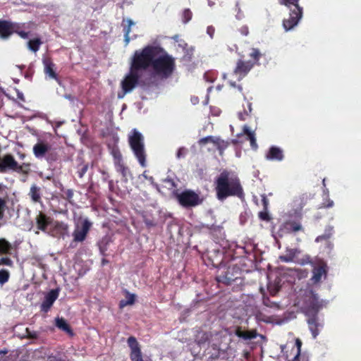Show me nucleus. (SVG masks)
<instances>
[{"label": "nucleus", "mask_w": 361, "mask_h": 361, "mask_svg": "<svg viewBox=\"0 0 361 361\" xmlns=\"http://www.w3.org/2000/svg\"><path fill=\"white\" fill-rule=\"evenodd\" d=\"M179 203L183 207H194L199 204L201 200L197 194L191 190H185L176 194Z\"/></svg>", "instance_id": "obj_7"}, {"label": "nucleus", "mask_w": 361, "mask_h": 361, "mask_svg": "<svg viewBox=\"0 0 361 361\" xmlns=\"http://www.w3.org/2000/svg\"><path fill=\"white\" fill-rule=\"evenodd\" d=\"M25 154H20V157L21 159H23L25 158Z\"/></svg>", "instance_id": "obj_56"}, {"label": "nucleus", "mask_w": 361, "mask_h": 361, "mask_svg": "<svg viewBox=\"0 0 361 361\" xmlns=\"http://www.w3.org/2000/svg\"><path fill=\"white\" fill-rule=\"evenodd\" d=\"M128 344L130 348V356L131 361H144L139 343L136 338L133 336L129 337L128 339Z\"/></svg>", "instance_id": "obj_10"}, {"label": "nucleus", "mask_w": 361, "mask_h": 361, "mask_svg": "<svg viewBox=\"0 0 361 361\" xmlns=\"http://www.w3.org/2000/svg\"><path fill=\"white\" fill-rule=\"evenodd\" d=\"M121 173L123 175V177H127L129 171H128V169L126 167L123 171H121Z\"/></svg>", "instance_id": "obj_50"}, {"label": "nucleus", "mask_w": 361, "mask_h": 361, "mask_svg": "<svg viewBox=\"0 0 361 361\" xmlns=\"http://www.w3.org/2000/svg\"><path fill=\"white\" fill-rule=\"evenodd\" d=\"M128 141L134 155L139 161L142 167H145L146 152L144 145V137L136 129H133L128 135Z\"/></svg>", "instance_id": "obj_4"}, {"label": "nucleus", "mask_w": 361, "mask_h": 361, "mask_svg": "<svg viewBox=\"0 0 361 361\" xmlns=\"http://www.w3.org/2000/svg\"><path fill=\"white\" fill-rule=\"evenodd\" d=\"M50 149L51 147L49 144L44 142H38L33 147V153L37 158L42 159Z\"/></svg>", "instance_id": "obj_14"}, {"label": "nucleus", "mask_w": 361, "mask_h": 361, "mask_svg": "<svg viewBox=\"0 0 361 361\" xmlns=\"http://www.w3.org/2000/svg\"><path fill=\"white\" fill-rule=\"evenodd\" d=\"M6 353H7V351H6V350L5 351H3V350L0 351V354H5Z\"/></svg>", "instance_id": "obj_58"}, {"label": "nucleus", "mask_w": 361, "mask_h": 361, "mask_svg": "<svg viewBox=\"0 0 361 361\" xmlns=\"http://www.w3.org/2000/svg\"><path fill=\"white\" fill-rule=\"evenodd\" d=\"M252 108H251V104H248V111L244 110L243 112H239L238 113V118L241 121H245L247 118L249 116V114L251 112Z\"/></svg>", "instance_id": "obj_34"}, {"label": "nucleus", "mask_w": 361, "mask_h": 361, "mask_svg": "<svg viewBox=\"0 0 361 361\" xmlns=\"http://www.w3.org/2000/svg\"><path fill=\"white\" fill-rule=\"evenodd\" d=\"M300 264H305L310 262V257L308 256H306L305 258L302 259L301 261L297 262Z\"/></svg>", "instance_id": "obj_46"}, {"label": "nucleus", "mask_w": 361, "mask_h": 361, "mask_svg": "<svg viewBox=\"0 0 361 361\" xmlns=\"http://www.w3.org/2000/svg\"><path fill=\"white\" fill-rule=\"evenodd\" d=\"M11 248V245L9 242L2 238L0 239V253L6 254Z\"/></svg>", "instance_id": "obj_31"}, {"label": "nucleus", "mask_w": 361, "mask_h": 361, "mask_svg": "<svg viewBox=\"0 0 361 361\" xmlns=\"http://www.w3.org/2000/svg\"><path fill=\"white\" fill-rule=\"evenodd\" d=\"M283 226L284 229H286L288 232L290 231H298L302 229L301 225L296 222H286Z\"/></svg>", "instance_id": "obj_28"}, {"label": "nucleus", "mask_w": 361, "mask_h": 361, "mask_svg": "<svg viewBox=\"0 0 361 361\" xmlns=\"http://www.w3.org/2000/svg\"><path fill=\"white\" fill-rule=\"evenodd\" d=\"M43 63L44 66L45 74L47 75L50 78L56 79V74L54 71V64L49 59H44L43 60Z\"/></svg>", "instance_id": "obj_19"}, {"label": "nucleus", "mask_w": 361, "mask_h": 361, "mask_svg": "<svg viewBox=\"0 0 361 361\" xmlns=\"http://www.w3.org/2000/svg\"><path fill=\"white\" fill-rule=\"evenodd\" d=\"M91 226L92 223L87 219L79 221L76 224L75 231L73 233L74 240L77 242L83 241L85 239Z\"/></svg>", "instance_id": "obj_9"}, {"label": "nucleus", "mask_w": 361, "mask_h": 361, "mask_svg": "<svg viewBox=\"0 0 361 361\" xmlns=\"http://www.w3.org/2000/svg\"><path fill=\"white\" fill-rule=\"evenodd\" d=\"M307 323L309 324V328H310V330L312 332V334L313 337L316 338L317 336L319 334V331L317 330V327L319 326H320L317 322L316 317L314 315L312 317L309 318L307 319Z\"/></svg>", "instance_id": "obj_24"}, {"label": "nucleus", "mask_w": 361, "mask_h": 361, "mask_svg": "<svg viewBox=\"0 0 361 361\" xmlns=\"http://www.w3.org/2000/svg\"><path fill=\"white\" fill-rule=\"evenodd\" d=\"M27 336L30 338H37V334L35 332H31L28 329H26Z\"/></svg>", "instance_id": "obj_45"}, {"label": "nucleus", "mask_w": 361, "mask_h": 361, "mask_svg": "<svg viewBox=\"0 0 361 361\" xmlns=\"http://www.w3.org/2000/svg\"><path fill=\"white\" fill-rule=\"evenodd\" d=\"M305 204V197L303 196L295 197L291 203V210L289 214L291 216L299 217L301 215V211Z\"/></svg>", "instance_id": "obj_12"}, {"label": "nucleus", "mask_w": 361, "mask_h": 361, "mask_svg": "<svg viewBox=\"0 0 361 361\" xmlns=\"http://www.w3.org/2000/svg\"><path fill=\"white\" fill-rule=\"evenodd\" d=\"M58 298V291L56 290H51L46 296L44 298V300L43 301L42 304V310L44 312H47L50 307L52 306L54 301Z\"/></svg>", "instance_id": "obj_15"}, {"label": "nucleus", "mask_w": 361, "mask_h": 361, "mask_svg": "<svg viewBox=\"0 0 361 361\" xmlns=\"http://www.w3.org/2000/svg\"><path fill=\"white\" fill-rule=\"evenodd\" d=\"M158 51H161V47L156 46H147L135 51L130 60L129 73L121 82L123 94H118L119 98H123L126 93L130 92L135 87L144 71L149 68H152L154 59Z\"/></svg>", "instance_id": "obj_1"}, {"label": "nucleus", "mask_w": 361, "mask_h": 361, "mask_svg": "<svg viewBox=\"0 0 361 361\" xmlns=\"http://www.w3.org/2000/svg\"><path fill=\"white\" fill-rule=\"evenodd\" d=\"M65 197L66 199H67L69 202L71 201L72 198H73V192L71 190H67L66 192H65Z\"/></svg>", "instance_id": "obj_42"}, {"label": "nucleus", "mask_w": 361, "mask_h": 361, "mask_svg": "<svg viewBox=\"0 0 361 361\" xmlns=\"http://www.w3.org/2000/svg\"><path fill=\"white\" fill-rule=\"evenodd\" d=\"M185 153H186V149L185 148L182 147L178 149L176 156L178 158L180 159L181 157H183L185 156Z\"/></svg>", "instance_id": "obj_43"}, {"label": "nucleus", "mask_w": 361, "mask_h": 361, "mask_svg": "<svg viewBox=\"0 0 361 361\" xmlns=\"http://www.w3.org/2000/svg\"><path fill=\"white\" fill-rule=\"evenodd\" d=\"M115 166H116V170L117 171L120 172L123 171L124 169L126 168L125 166L123 165L122 161H119L118 163H114Z\"/></svg>", "instance_id": "obj_41"}, {"label": "nucleus", "mask_w": 361, "mask_h": 361, "mask_svg": "<svg viewBox=\"0 0 361 361\" xmlns=\"http://www.w3.org/2000/svg\"><path fill=\"white\" fill-rule=\"evenodd\" d=\"M48 361H62L61 358H57L55 356H49Z\"/></svg>", "instance_id": "obj_49"}, {"label": "nucleus", "mask_w": 361, "mask_h": 361, "mask_svg": "<svg viewBox=\"0 0 361 361\" xmlns=\"http://www.w3.org/2000/svg\"><path fill=\"white\" fill-rule=\"evenodd\" d=\"M295 345L297 347V354L294 357V359L293 361H298L300 352H301V347H302V341L299 338H296L295 340Z\"/></svg>", "instance_id": "obj_36"}, {"label": "nucleus", "mask_w": 361, "mask_h": 361, "mask_svg": "<svg viewBox=\"0 0 361 361\" xmlns=\"http://www.w3.org/2000/svg\"><path fill=\"white\" fill-rule=\"evenodd\" d=\"M230 85L232 86V87H235V84L234 82H230Z\"/></svg>", "instance_id": "obj_55"}, {"label": "nucleus", "mask_w": 361, "mask_h": 361, "mask_svg": "<svg viewBox=\"0 0 361 361\" xmlns=\"http://www.w3.org/2000/svg\"><path fill=\"white\" fill-rule=\"evenodd\" d=\"M192 18V12L189 9H185L183 13V21L184 23H188Z\"/></svg>", "instance_id": "obj_38"}, {"label": "nucleus", "mask_w": 361, "mask_h": 361, "mask_svg": "<svg viewBox=\"0 0 361 361\" xmlns=\"http://www.w3.org/2000/svg\"><path fill=\"white\" fill-rule=\"evenodd\" d=\"M47 233L53 237L63 238L68 233V225L63 222H55Z\"/></svg>", "instance_id": "obj_13"}, {"label": "nucleus", "mask_w": 361, "mask_h": 361, "mask_svg": "<svg viewBox=\"0 0 361 361\" xmlns=\"http://www.w3.org/2000/svg\"><path fill=\"white\" fill-rule=\"evenodd\" d=\"M284 348H285V345H281V351H283Z\"/></svg>", "instance_id": "obj_57"}, {"label": "nucleus", "mask_w": 361, "mask_h": 361, "mask_svg": "<svg viewBox=\"0 0 361 361\" xmlns=\"http://www.w3.org/2000/svg\"><path fill=\"white\" fill-rule=\"evenodd\" d=\"M127 26L124 28V32H125V42L126 45H128L130 42V37L129 35L130 32V27L133 25L135 23L131 19H127L126 21Z\"/></svg>", "instance_id": "obj_30"}, {"label": "nucleus", "mask_w": 361, "mask_h": 361, "mask_svg": "<svg viewBox=\"0 0 361 361\" xmlns=\"http://www.w3.org/2000/svg\"><path fill=\"white\" fill-rule=\"evenodd\" d=\"M333 206H334V202H333V200H328L327 204L326 205H324V207H332Z\"/></svg>", "instance_id": "obj_51"}, {"label": "nucleus", "mask_w": 361, "mask_h": 361, "mask_svg": "<svg viewBox=\"0 0 361 361\" xmlns=\"http://www.w3.org/2000/svg\"><path fill=\"white\" fill-rule=\"evenodd\" d=\"M253 65L254 63L251 61H243L242 60H239L237 62L236 67L234 70V74L236 75L238 80H240L245 77L253 67Z\"/></svg>", "instance_id": "obj_11"}, {"label": "nucleus", "mask_w": 361, "mask_h": 361, "mask_svg": "<svg viewBox=\"0 0 361 361\" xmlns=\"http://www.w3.org/2000/svg\"><path fill=\"white\" fill-rule=\"evenodd\" d=\"M235 334L238 337L243 338L245 340L255 338L257 336V333L255 331H244L240 329L236 330Z\"/></svg>", "instance_id": "obj_26"}, {"label": "nucleus", "mask_w": 361, "mask_h": 361, "mask_svg": "<svg viewBox=\"0 0 361 361\" xmlns=\"http://www.w3.org/2000/svg\"><path fill=\"white\" fill-rule=\"evenodd\" d=\"M136 298V295L135 294H131L129 292H126L125 299L121 300L119 303V306L121 308H123L127 305H132L134 304Z\"/></svg>", "instance_id": "obj_23"}, {"label": "nucleus", "mask_w": 361, "mask_h": 361, "mask_svg": "<svg viewBox=\"0 0 361 361\" xmlns=\"http://www.w3.org/2000/svg\"><path fill=\"white\" fill-rule=\"evenodd\" d=\"M216 194L219 200H224L231 195L240 196L242 188L239 180L233 176H230L226 171L222 172L216 180Z\"/></svg>", "instance_id": "obj_2"}, {"label": "nucleus", "mask_w": 361, "mask_h": 361, "mask_svg": "<svg viewBox=\"0 0 361 361\" xmlns=\"http://www.w3.org/2000/svg\"><path fill=\"white\" fill-rule=\"evenodd\" d=\"M6 209V201L0 198V220L4 217V213Z\"/></svg>", "instance_id": "obj_40"}, {"label": "nucleus", "mask_w": 361, "mask_h": 361, "mask_svg": "<svg viewBox=\"0 0 361 361\" xmlns=\"http://www.w3.org/2000/svg\"><path fill=\"white\" fill-rule=\"evenodd\" d=\"M238 88L239 91H242V87L238 86Z\"/></svg>", "instance_id": "obj_59"}, {"label": "nucleus", "mask_w": 361, "mask_h": 361, "mask_svg": "<svg viewBox=\"0 0 361 361\" xmlns=\"http://www.w3.org/2000/svg\"><path fill=\"white\" fill-rule=\"evenodd\" d=\"M207 33L212 38L214 33V28L212 26H209L207 29Z\"/></svg>", "instance_id": "obj_44"}, {"label": "nucleus", "mask_w": 361, "mask_h": 361, "mask_svg": "<svg viewBox=\"0 0 361 361\" xmlns=\"http://www.w3.org/2000/svg\"><path fill=\"white\" fill-rule=\"evenodd\" d=\"M243 133L247 136L248 140L250 142V145L252 148L256 149L257 148V145L255 138V133L253 130L250 129L247 126H243Z\"/></svg>", "instance_id": "obj_22"}, {"label": "nucleus", "mask_w": 361, "mask_h": 361, "mask_svg": "<svg viewBox=\"0 0 361 361\" xmlns=\"http://www.w3.org/2000/svg\"><path fill=\"white\" fill-rule=\"evenodd\" d=\"M145 179L147 180H149L150 181H152L153 180V178L152 176L150 177H148L147 175L146 174V171H145L142 175Z\"/></svg>", "instance_id": "obj_52"}, {"label": "nucleus", "mask_w": 361, "mask_h": 361, "mask_svg": "<svg viewBox=\"0 0 361 361\" xmlns=\"http://www.w3.org/2000/svg\"><path fill=\"white\" fill-rule=\"evenodd\" d=\"M326 264L324 262H322L317 267L314 268L312 280L314 283H318L322 280L323 276H326Z\"/></svg>", "instance_id": "obj_17"}, {"label": "nucleus", "mask_w": 361, "mask_h": 361, "mask_svg": "<svg viewBox=\"0 0 361 361\" xmlns=\"http://www.w3.org/2000/svg\"><path fill=\"white\" fill-rule=\"evenodd\" d=\"M220 139L218 137H212V136H208L206 137H203L200 140L199 143L200 145H205L207 142H212L214 144H219Z\"/></svg>", "instance_id": "obj_32"}, {"label": "nucleus", "mask_w": 361, "mask_h": 361, "mask_svg": "<svg viewBox=\"0 0 361 361\" xmlns=\"http://www.w3.org/2000/svg\"><path fill=\"white\" fill-rule=\"evenodd\" d=\"M28 195L30 197V198L33 202H35V203L41 202L40 188L37 187L36 185H32L31 186Z\"/></svg>", "instance_id": "obj_21"}, {"label": "nucleus", "mask_w": 361, "mask_h": 361, "mask_svg": "<svg viewBox=\"0 0 361 361\" xmlns=\"http://www.w3.org/2000/svg\"><path fill=\"white\" fill-rule=\"evenodd\" d=\"M22 25L19 23L0 20V38L7 39L13 33L18 34L21 38L27 39L29 33L21 30Z\"/></svg>", "instance_id": "obj_6"}, {"label": "nucleus", "mask_w": 361, "mask_h": 361, "mask_svg": "<svg viewBox=\"0 0 361 361\" xmlns=\"http://www.w3.org/2000/svg\"><path fill=\"white\" fill-rule=\"evenodd\" d=\"M300 252V251L298 249H287L286 254L281 255L279 259L285 262H293Z\"/></svg>", "instance_id": "obj_20"}, {"label": "nucleus", "mask_w": 361, "mask_h": 361, "mask_svg": "<svg viewBox=\"0 0 361 361\" xmlns=\"http://www.w3.org/2000/svg\"><path fill=\"white\" fill-rule=\"evenodd\" d=\"M267 159L281 161L283 158L282 150L276 147L270 148L269 152L266 155Z\"/></svg>", "instance_id": "obj_18"}, {"label": "nucleus", "mask_w": 361, "mask_h": 361, "mask_svg": "<svg viewBox=\"0 0 361 361\" xmlns=\"http://www.w3.org/2000/svg\"><path fill=\"white\" fill-rule=\"evenodd\" d=\"M250 56L257 61L261 56V53L259 49L252 48L250 53Z\"/></svg>", "instance_id": "obj_37"}, {"label": "nucleus", "mask_w": 361, "mask_h": 361, "mask_svg": "<svg viewBox=\"0 0 361 361\" xmlns=\"http://www.w3.org/2000/svg\"><path fill=\"white\" fill-rule=\"evenodd\" d=\"M37 227L39 230L47 233L48 226L50 224V219L45 214L39 213L36 216Z\"/></svg>", "instance_id": "obj_16"}, {"label": "nucleus", "mask_w": 361, "mask_h": 361, "mask_svg": "<svg viewBox=\"0 0 361 361\" xmlns=\"http://www.w3.org/2000/svg\"><path fill=\"white\" fill-rule=\"evenodd\" d=\"M240 32H242L243 35H247L248 34V28H247V27H246V26L243 27L240 29Z\"/></svg>", "instance_id": "obj_48"}, {"label": "nucleus", "mask_w": 361, "mask_h": 361, "mask_svg": "<svg viewBox=\"0 0 361 361\" xmlns=\"http://www.w3.org/2000/svg\"><path fill=\"white\" fill-rule=\"evenodd\" d=\"M208 339L209 335L206 332L199 331L196 335V341L200 345H204Z\"/></svg>", "instance_id": "obj_29"}, {"label": "nucleus", "mask_w": 361, "mask_h": 361, "mask_svg": "<svg viewBox=\"0 0 361 361\" xmlns=\"http://www.w3.org/2000/svg\"><path fill=\"white\" fill-rule=\"evenodd\" d=\"M173 38H174V39H175V40H176V41H177V39H178V36H175Z\"/></svg>", "instance_id": "obj_60"}, {"label": "nucleus", "mask_w": 361, "mask_h": 361, "mask_svg": "<svg viewBox=\"0 0 361 361\" xmlns=\"http://www.w3.org/2000/svg\"><path fill=\"white\" fill-rule=\"evenodd\" d=\"M0 265H6L8 267L13 266L12 260L8 257H1L0 259Z\"/></svg>", "instance_id": "obj_39"}, {"label": "nucleus", "mask_w": 361, "mask_h": 361, "mask_svg": "<svg viewBox=\"0 0 361 361\" xmlns=\"http://www.w3.org/2000/svg\"><path fill=\"white\" fill-rule=\"evenodd\" d=\"M10 274L6 269L0 270V284L3 285L9 279Z\"/></svg>", "instance_id": "obj_33"}, {"label": "nucleus", "mask_w": 361, "mask_h": 361, "mask_svg": "<svg viewBox=\"0 0 361 361\" xmlns=\"http://www.w3.org/2000/svg\"><path fill=\"white\" fill-rule=\"evenodd\" d=\"M317 307H316L314 305L312 307V312L314 314L316 312H317Z\"/></svg>", "instance_id": "obj_53"}, {"label": "nucleus", "mask_w": 361, "mask_h": 361, "mask_svg": "<svg viewBox=\"0 0 361 361\" xmlns=\"http://www.w3.org/2000/svg\"><path fill=\"white\" fill-rule=\"evenodd\" d=\"M299 0H279V4L288 8L293 6L295 8L290 11L288 18L283 22V26L286 31L290 30L296 26L302 17V8L298 5Z\"/></svg>", "instance_id": "obj_5"}, {"label": "nucleus", "mask_w": 361, "mask_h": 361, "mask_svg": "<svg viewBox=\"0 0 361 361\" xmlns=\"http://www.w3.org/2000/svg\"><path fill=\"white\" fill-rule=\"evenodd\" d=\"M22 169V166L16 161L12 154H6L0 157V171L4 172L9 170L20 171Z\"/></svg>", "instance_id": "obj_8"}, {"label": "nucleus", "mask_w": 361, "mask_h": 361, "mask_svg": "<svg viewBox=\"0 0 361 361\" xmlns=\"http://www.w3.org/2000/svg\"><path fill=\"white\" fill-rule=\"evenodd\" d=\"M111 154L114 157V163H118L122 161V155L118 149H113Z\"/></svg>", "instance_id": "obj_35"}, {"label": "nucleus", "mask_w": 361, "mask_h": 361, "mask_svg": "<svg viewBox=\"0 0 361 361\" xmlns=\"http://www.w3.org/2000/svg\"><path fill=\"white\" fill-rule=\"evenodd\" d=\"M56 326L66 331V333L69 334H72V331L69 326V325L68 324V323L66 322V321L63 319V318H56Z\"/></svg>", "instance_id": "obj_25"}, {"label": "nucleus", "mask_w": 361, "mask_h": 361, "mask_svg": "<svg viewBox=\"0 0 361 361\" xmlns=\"http://www.w3.org/2000/svg\"><path fill=\"white\" fill-rule=\"evenodd\" d=\"M42 42L39 39H31L27 42V48L33 52H37Z\"/></svg>", "instance_id": "obj_27"}, {"label": "nucleus", "mask_w": 361, "mask_h": 361, "mask_svg": "<svg viewBox=\"0 0 361 361\" xmlns=\"http://www.w3.org/2000/svg\"><path fill=\"white\" fill-rule=\"evenodd\" d=\"M269 288H270V292H271V293H273V294H274V293H276V291H277V290H273L271 288V287H269Z\"/></svg>", "instance_id": "obj_54"}, {"label": "nucleus", "mask_w": 361, "mask_h": 361, "mask_svg": "<svg viewBox=\"0 0 361 361\" xmlns=\"http://www.w3.org/2000/svg\"><path fill=\"white\" fill-rule=\"evenodd\" d=\"M331 235V233L326 235H320V236H318L317 238H316V241H319V240H322V239H324V238H329Z\"/></svg>", "instance_id": "obj_47"}, {"label": "nucleus", "mask_w": 361, "mask_h": 361, "mask_svg": "<svg viewBox=\"0 0 361 361\" xmlns=\"http://www.w3.org/2000/svg\"><path fill=\"white\" fill-rule=\"evenodd\" d=\"M174 67L173 59L161 48V51H158L152 63V74L161 78H167L172 73Z\"/></svg>", "instance_id": "obj_3"}]
</instances>
